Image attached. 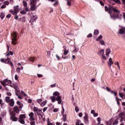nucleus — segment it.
Listing matches in <instances>:
<instances>
[{"label": "nucleus", "mask_w": 125, "mask_h": 125, "mask_svg": "<svg viewBox=\"0 0 125 125\" xmlns=\"http://www.w3.org/2000/svg\"><path fill=\"white\" fill-rule=\"evenodd\" d=\"M53 112H54V113H56V112H58V109H57V108H55V109H54Z\"/></svg>", "instance_id": "obj_50"}, {"label": "nucleus", "mask_w": 125, "mask_h": 125, "mask_svg": "<svg viewBox=\"0 0 125 125\" xmlns=\"http://www.w3.org/2000/svg\"><path fill=\"white\" fill-rule=\"evenodd\" d=\"M17 104L18 105V106L20 108L22 109V108H23V104L21 103L20 101H18L17 102Z\"/></svg>", "instance_id": "obj_14"}, {"label": "nucleus", "mask_w": 125, "mask_h": 125, "mask_svg": "<svg viewBox=\"0 0 125 125\" xmlns=\"http://www.w3.org/2000/svg\"><path fill=\"white\" fill-rule=\"evenodd\" d=\"M7 95H8V96H11V93L9 92H7L6 93Z\"/></svg>", "instance_id": "obj_52"}, {"label": "nucleus", "mask_w": 125, "mask_h": 125, "mask_svg": "<svg viewBox=\"0 0 125 125\" xmlns=\"http://www.w3.org/2000/svg\"><path fill=\"white\" fill-rule=\"evenodd\" d=\"M55 86H56V84H53L51 85V87H55Z\"/></svg>", "instance_id": "obj_60"}, {"label": "nucleus", "mask_w": 125, "mask_h": 125, "mask_svg": "<svg viewBox=\"0 0 125 125\" xmlns=\"http://www.w3.org/2000/svg\"><path fill=\"white\" fill-rule=\"evenodd\" d=\"M4 4L6 5H8V4H9V2H8V1H6L4 2Z\"/></svg>", "instance_id": "obj_49"}, {"label": "nucleus", "mask_w": 125, "mask_h": 125, "mask_svg": "<svg viewBox=\"0 0 125 125\" xmlns=\"http://www.w3.org/2000/svg\"><path fill=\"white\" fill-rule=\"evenodd\" d=\"M21 14H26L27 12L25 11H21L20 12Z\"/></svg>", "instance_id": "obj_40"}, {"label": "nucleus", "mask_w": 125, "mask_h": 125, "mask_svg": "<svg viewBox=\"0 0 125 125\" xmlns=\"http://www.w3.org/2000/svg\"><path fill=\"white\" fill-rule=\"evenodd\" d=\"M93 116H94V117H97V116H98V113H94Z\"/></svg>", "instance_id": "obj_61"}, {"label": "nucleus", "mask_w": 125, "mask_h": 125, "mask_svg": "<svg viewBox=\"0 0 125 125\" xmlns=\"http://www.w3.org/2000/svg\"><path fill=\"white\" fill-rule=\"evenodd\" d=\"M113 1H115L116 3H118V4H121V1L120 0H111Z\"/></svg>", "instance_id": "obj_25"}, {"label": "nucleus", "mask_w": 125, "mask_h": 125, "mask_svg": "<svg viewBox=\"0 0 125 125\" xmlns=\"http://www.w3.org/2000/svg\"><path fill=\"white\" fill-rule=\"evenodd\" d=\"M94 33V35H98L99 34V31L98 30H95Z\"/></svg>", "instance_id": "obj_33"}, {"label": "nucleus", "mask_w": 125, "mask_h": 125, "mask_svg": "<svg viewBox=\"0 0 125 125\" xmlns=\"http://www.w3.org/2000/svg\"><path fill=\"white\" fill-rule=\"evenodd\" d=\"M56 57L57 59H58V60H60V57H59V56H58V55H56Z\"/></svg>", "instance_id": "obj_59"}, {"label": "nucleus", "mask_w": 125, "mask_h": 125, "mask_svg": "<svg viewBox=\"0 0 125 125\" xmlns=\"http://www.w3.org/2000/svg\"><path fill=\"white\" fill-rule=\"evenodd\" d=\"M7 61H8L10 62V64L12 67V68L13 69V67L14 66L13 65V63H12V62H10V58H7L6 59Z\"/></svg>", "instance_id": "obj_18"}, {"label": "nucleus", "mask_w": 125, "mask_h": 125, "mask_svg": "<svg viewBox=\"0 0 125 125\" xmlns=\"http://www.w3.org/2000/svg\"><path fill=\"white\" fill-rule=\"evenodd\" d=\"M15 112H12L11 114L10 119L12 120L13 122H17L18 121V118L15 116Z\"/></svg>", "instance_id": "obj_6"}, {"label": "nucleus", "mask_w": 125, "mask_h": 125, "mask_svg": "<svg viewBox=\"0 0 125 125\" xmlns=\"http://www.w3.org/2000/svg\"><path fill=\"white\" fill-rule=\"evenodd\" d=\"M18 7H19V5H17L16 6L14 7L15 11L17 13H18V12H19V8H18Z\"/></svg>", "instance_id": "obj_17"}, {"label": "nucleus", "mask_w": 125, "mask_h": 125, "mask_svg": "<svg viewBox=\"0 0 125 125\" xmlns=\"http://www.w3.org/2000/svg\"><path fill=\"white\" fill-rule=\"evenodd\" d=\"M37 76L38 77V78H42V75L38 74Z\"/></svg>", "instance_id": "obj_56"}, {"label": "nucleus", "mask_w": 125, "mask_h": 125, "mask_svg": "<svg viewBox=\"0 0 125 125\" xmlns=\"http://www.w3.org/2000/svg\"><path fill=\"white\" fill-rule=\"evenodd\" d=\"M103 37L102 35H100L98 38L96 39V41H100V40H101V39H102Z\"/></svg>", "instance_id": "obj_30"}, {"label": "nucleus", "mask_w": 125, "mask_h": 125, "mask_svg": "<svg viewBox=\"0 0 125 125\" xmlns=\"http://www.w3.org/2000/svg\"><path fill=\"white\" fill-rule=\"evenodd\" d=\"M119 95L121 98H124V94L122 93H119Z\"/></svg>", "instance_id": "obj_35"}, {"label": "nucleus", "mask_w": 125, "mask_h": 125, "mask_svg": "<svg viewBox=\"0 0 125 125\" xmlns=\"http://www.w3.org/2000/svg\"><path fill=\"white\" fill-rule=\"evenodd\" d=\"M0 83L3 86H5V84H6L7 83H10V80L6 79L4 80L3 81H0Z\"/></svg>", "instance_id": "obj_10"}, {"label": "nucleus", "mask_w": 125, "mask_h": 125, "mask_svg": "<svg viewBox=\"0 0 125 125\" xmlns=\"http://www.w3.org/2000/svg\"><path fill=\"white\" fill-rule=\"evenodd\" d=\"M14 87L15 89H18V84H14Z\"/></svg>", "instance_id": "obj_39"}, {"label": "nucleus", "mask_w": 125, "mask_h": 125, "mask_svg": "<svg viewBox=\"0 0 125 125\" xmlns=\"http://www.w3.org/2000/svg\"><path fill=\"white\" fill-rule=\"evenodd\" d=\"M78 116L80 118H82V117H83V113L81 112V113H79Z\"/></svg>", "instance_id": "obj_47"}, {"label": "nucleus", "mask_w": 125, "mask_h": 125, "mask_svg": "<svg viewBox=\"0 0 125 125\" xmlns=\"http://www.w3.org/2000/svg\"><path fill=\"white\" fill-rule=\"evenodd\" d=\"M30 61H31L33 62V61H35V58L32 57L29 59Z\"/></svg>", "instance_id": "obj_38"}, {"label": "nucleus", "mask_w": 125, "mask_h": 125, "mask_svg": "<svg viewBox=\"0 0 125 125\" xmlns=\"http://www.w3.org/2000/svg\"><path fill=\"white\" fill-rule=\"evenodd\" d=\"M31 125H36V122L35 121H32L30 122Z\"/></svg>", "instance_id": "obj_34"}, {"label": "nucleus", "mask_w": 125, "mask_h": 125, "mask_svg": "<svg viewBox=\"0 0 125 125\" xmlns=\"http://www.w3.org/2000/svg\"><path fill=\"white\" fill-rule=\"evenodd\" d=\"M110 92H111V93L113 94L114 95V96H117V94H118V93H117L113 90H111Z\"/></svg>", "instance_id": "obj_28"}, {"label": "nucleus", "mask_w": 125, "mask_h": 125, "mask_svg": "<svg viewBox=\"0 0 125 125\" xmlns=\"http://www.w3.org/2000/svg\"><path fill=\"white\" fill-rule=\"evenodd\" d=\"M107 12L110 14L111 19H114V20H115V19H117V18H119L120 11L118 10V9H116V8L112 6L108 7V11H107Z\"/></svg>", "instance_id": "obj_1"}, {"label": "nucleus", "mask_w": 125, "mask_h": 125, "mask_svg": "<svg viewBox=\"0 0 125 125\" xmlns=\"http://www.w3.org/2000/svg\"><path fill=\"white\" fill-rule=\"evenodd\" d=\"M46 104V101H44V102H42V103H41V106H42V107H43V106H44V105H45Z\"/></svg>", "instance_id": "obj_32"}, {"label": "nucleus", "mask_w": 125, "mask_h": 125, "mask_svg": "<svg viewBox=\"0 0 125 125\" xmlns=\"http://www.w3.org/2000/svg\"><path fill=\"white\" fill-rule=\"evenodd\" d=\"M33 111L34 112H37V111H38V108L37 107H34L33 108Z\"/></svg>", "instance_id": "obj_43"}, {"label": "nucleus", "mask_w": 125, "mask_h": 125, "mask_svg": "<svg viewBox=\"0 0 125 125\" xmlns=\"http://www.w3.org/2000/svg\"><path fill=\"white\" fill-rule=\"evenodd\" d=\"M104 8H105V11H107L108 12V11L109 10V8H108V7H107V6H105L104 7Z\"/></svg>", "instance_id": "obj_48"}, {"label": "nucleus", "mask_w": 125, "mask_h": 125, "mask_svg": "<svg viewBox=\"0 0 125 125\" xmlns=\"http://www.w3.org/2000/svg\"><path fill=\"white\" fill-rule=\"evenodd\" d=\"M21 21H22V22H25V20L24 18H21Z\"/></svg>", "instance_id": "obj_57"}, {"label": "nucleus", "mask_w": 125, "mask_h": 125, "mask_svg": "<svg viewBox=\"0 0 125 125\" xmlns=\"http://www.w3.org/2000/svg\"><path fill=\"white\" fill-rule=\"evenodd\" d=\"M0 17L1 18V19H3V18H4V13H1L0 15Z\"/></svg>", "instance_id": "obj_27"}, {"label": "nucleus", "mask_w": 125, "mask_h": 125, "mask_svg": "<svg viewBox=\"0 0 125 125\" xmlns=\"http://www.w3.org/2000/svg\"><path fill=\"white\" fill-rule=\"evenodd\" d=\"M67 5H68V6H71V2L67 1V3H66Z\"/></svg>", "instance_id": "obj_41"}, {"label": "nucleus", "mask_w": 125, "mask_h": 125, "mask_svg": "<svg viewBox=\"0 0 125 125\" xmlns=\"http://www.w3.org/2000/svg\"><path fill=\"white\" fill-rule=\"evenodd\" d=\"M24 10L27 11L28 12H30V9H29V8L27 6L24 8Z\"/></svg>", "instance_id": "obj_36"}, {"label": "nucleus", "mask_w": 125, "mask_h": 125, "mask_svg": "<svg viewBox=\"0 0 125 125\" xmlns=\"http://www.w3.org/2000/svg\"><path fill=\"white\" fill-rule=\"evenodd\" d=\"M119 124V122L118 121H115L113 123V125H116Z\"/></svg>", "instance_id": "obj_37"}, {"label": "nucleus", "mask_w": 125, "mask_h": 125, "mask_svg": "<svg viewBox=\"0 0 125 125\" xmlns=\"http://www.w3.org/2000/svg\"><path fill=\"white\" fill-rule=\"evenodd\" d=\"M106 90L108 91L109 92H110L111 91V89L110 88L106 87Z\"/></svg>", "instance_id": "obj_55"}, {"label": "nucleus", "mask_w": 125, "mask_h": 125, "mask_svg": "<svg viewBox=\"0 0 125 125\" xmlns=\"http://www.w3.org/2000/svg\"><path fill=\"white\" fill-rule=\"evenodd\" d=\"M37 101L38 103H41V102L42 101V99H39L37 100Z\"/></svg>", "instance_id": "obj_42"}, {"label": "nucleus", "mask_w": 125, "mask_h": 125, "mask_svg": "<svg viewBox=\"0 0 125 125\" xmlns=\"http://www.w3.org/2000/svg\"><path fill=\"white\" fill-rule=\"evenodd\" d=\"M46 110H47V107H44L43 109V112H45V111H46Z\"/></svg>", "instance_id": "obj_63"}, {"label": "nucleus", "mask_w": 125, "mask_h": 125, "mask_svg": "<svg viewBox=\"0 0 125 125\" xmlns=\"http://www.w3.org/2000/svg\"><path fill=\"white\" fill-rule=\"evenodd\" d=\"M31 19H32V21H36V20H37V19H38V16H37V15H32L31 16Z\"/></svg>", "instance_id": "obj_15"}, {"label": "nucleus", "mask_w": 125, "mask_h": 125, "mask_svg": "<svg viewBox=\"0 0 125 125\" xmlns=\"http://www.w3.org/2000/svg\"><path fill=\"white\" fill-rule=\"evenodd\" d=\"M118 33L120 35H124V34H125V28L122 27L121 28L119 29Z\"/></svg>", "instance_id": "obj_9"}, {"label": "nucleus", "mask_w": 125, "mask_h": 125, "mask_svg": "<svg viewBox=\"0 0 125 125\" xmlns=\"http://www.w3.org/2000/svg\"><path fill=\"white\" fill-rule=\"evenodd\" d=\"M87 38H92V34H89L87 35Z\"/></svg>", "instance_id": "obj_51"}, {"label": "nucleus", "mask_w": 125, "mask_h": 125, "mask_svg": "<svg viewBox=\"0 0 125 125\" xmlns=\"http://www.w3.org/2000/svg\"><path fill=\"white\" fill-rule=\"evenodd\" d=\"M25 119H26V115L25 114H21L20 115L19 122L22 125H24L25 124Z\"/></svg>", "instance_id": "obj_4"}, {"label": "nucleus", "mask_w": 125, "mask_h": 125, "mask_svg": "<svg viewBox=\"0 0 125 125\" xmlns=\"http://www.w3.org/2000/svg\"><path fill=\"white\" fill-rule=\"evenodd\" d=\"M75 111L76 112H79V111H80V109H79V107L78 106L75 107Z\"/></svg>", "instance_id": "obj_44"}, {"label": "nucleus", "mask_w": 125, "mask_h": 125, "mask_svg": "<svg viewBox=\"0 0 125 125\" xmlns=\"http://www.w3.org/2000/svg\"><path fill=\"white\" fill-rule=\"evenodd\" d=\"M115 64L117 65L118 67V69H121V66H120V63H119V62H115Z\"/></svg>", "instance_id": "obj_31"}, {"label": "nucleus", "mask_w": 125, "mask_h": 125, "mask_svg": "<svg viewBox=\"0 0 125 125\" xmlns=\"http://www.w3.org/2000/svg\"><path fill=\"white\" fill-rule=\"evenodd\" d=\"M20 70H21L20 67L17 68V72L18 73H20Z\"/></svg>", "instance_id": "obj_54"}, {"label": "nucleus", "mask_w": 125, "mask_h": 125, "mask_svg": "<svg viewBox=\"0 0 125 125\" xmlns=\"http://www.w3.org/2000/svg\"><path fill=\"white\" fill-rule=\"evenodd\" d=\"M10 100H11V99H10V98L9 97H6L5 98V101L6 102H7V103H9Z\"/></svg>", "instance_id": "obj_24"}, {"label": "nucleus", "mask_w": 125, "mask_h": 125, "mask_svg": "<svg viewBox=\"0 0 125 125\" xmlns=\"http://www.w3.org/2000/svg\"><path fill=\"white\" fill-rule=\"evenodd\" d=\"M22 3H23V6H25V7H26L27 5H28L27 2H26L24 0L22 1Z\"/></svg>", "instance_id": "obj_29"}, {"label": "nucleus", "mask_w": 125, "mask_h": 125, "mask_svg": "<svg viewBox=\"0 0 125 125\" xmlns=\"http://www.w3.org/2000/svg\"><path fill=\"white\" fill-rule=\"evenodd\" d=\"M9 53H10V55H13V52L9 51Z\"/></svg>", "instance_id": "obj_64"}, {"label": "nucleus", "mask_w": 125, "mask_h": 125, "mask_svg": "<svg viewBox=\"0 0 125 125\" xmlns=\"http://www.w3.org/2000/svg\"><path fill=\"white\" fill-rule=\"evenodd\" d=\"M97 121H98V122H99V123H100V122H101V118L98 117L97 118Z\"/></svg>", "instance_id": "obj_53"}, {"label": "nucleus", "mask_w": 125, "mask_h": 125, "mask_svg": "<svg viewBox=\"0 0 125 125\" xmlns=\"http://www.w3.org/2000/svg\"><path fill=\"white\" fill-rule=\"evenodd\" d=\"M30 5H36V0H31Z\"/></svg>", "instance_id": "obj_19"}, {"label": "nucleus", "mask_w": 125, "mask_h": 125, "mask_svg": "<svg viewBox=\"0 0 125 125\" xmlns=\"http://www.w3.org/2000/svg\"><path fill=\"white\" fill-rule=\"evenodd\" d=\"M9 103L10 106H12V107H13V106H14V101L13 100V99H11L9 102Z\"/></svg>", "instance_id": "obj_16"}, {"label": "nucleus", "mask_w": 125, "mask_h": 125, "mask_svg": "<svg viewBox=\"0 0 125 125\" xmlns=\"http://www.w3.org/2000/svg\"><path fill=\"white\" fill-rule=\"evenodd\" d=\"M63 122L67 121V114H63Z\"/></svg>", "instance_id": "obj_21"}, {"label": "nucleus", "mask_w": 125, "mask_h": 125, "mask_svg": "<svg viewBox=\"0 0 125 125\" xmlns=\"http://www.w3.org/2000/svg\"><path fill=\"white\" fill-rule=\"evenodd\" d=\"M0 61H1L2 63H5V60H4V59H1L0 60Z\"/></svg>", "instance_id": "obj_46"}, {"label": "nucleus", "mask_w": 125, "mask_h": 125, "mask_svg": "<svg viewBox=\"0 0 125 125\" xmlns=\"http://www.w3.org/2000/svg\"><path fill=\"white\" fill-rule=\"evenodd\" d=\"M34 113L31 112L29 114V116L30 117L29 118V121L30 122H32L33 121H36V119H35V117H34Z\"/></svg>", "instance_id": "obj_8"}, {"label": "nucleus", "mask_w": 125, "mask_h": 125, "mask_svg": "<svg viewBox=\"0 0 125 125\" xmlns=\"http://www.w3.org/2000/svg\"><path fill=\"white\" fill-rule=\"evenodd\" d=\"M17 35H18V33L16 32H12L11 34L12 43L15 45L17 44V42H16L17 41Z\"/></svg>", "instance_id": "obj_3"}, {"label": "nucleus", "mask_w": 125, "mask_h": 125, "mask_svg": "<svg viewBox=\"0 0 125 125\" xmlns=\"http://www.w3.org/2000/svg\"><path fill=\"white\" fill-rule=\"evenodd\" d=\"M36 5H31L30 9L32 11H34V10H36Z\"/></svg>", "instance_id": "obj_23"}, {"label": "nucleus", "mask_w": 125, "mask_h": 125, "mask_svg": "<svg viewBox=\"0 0 125 125\" xmlns=\"http://www.w3.org/2000/svg\"><path fill=\"white\" fill-rule=\"evenodd\" d=\"M84 122L85 124H88V114H87V113H85V116L84 117Z\"/></svg>", "instance_id": "obj_12"}, {"label": "nucleus", "mask_w": 125, "mask_h": 125, "mask_svg": "<svg viewBox=\"0 0 125 125\" xmlns=\"http://www.w3.org/2000/svg\"><path fill=\"white\" fill-rule=\"evenodd\" d=\"M53 95V96L50 97V99L53 103L56 101H58V104L62 103V98H61V96H60V93H59V92L56 91L54 92Z\"/></svg>", "instance_id": "obj_2"}, {"label": "nucleus", "mask_w": 125, "mask_h": 125, "mask_svg": "<svg viewBox=\"0 0 125 125\" xmlns=\"http://www.w3.org/2000/svg\"><path fill=\"white\" fill-rule=\"evenodd\" d=\"M112 123H113V120H109L108 121L106 122V125H112Z\"/></svg>", "instance_id": "obj_22"}, {"label": "nucleus", "mask_w": 125, "mask_h": 125, "mask_svg": "<svg viewBox=\"0 0 125 125\" xmlns=\"http://www.w3.org/2000/svg\"><path fill=\"white\" fill-rule=\"evenodd\" d=\"M111 53V49H107L105 50V56H103V59L104 60H107L109 58V54Z\"/></svg>", "instance_id": "obj_5"}, {"label": "nucleus", "mask_w": 125, "mask_h": 125, "mask_svg": "<svg viewBox=\"0 0 125 125\" xmlns=\"http://www.w3.org/2000/svg\"><path fill=\"white\" fill-rule=\"evenodd\" d=\"M20 111H22V108L17 105H16L14 107V112H16L17 114H19Z\"/></svg>", "instance_id": "obj_7"}, {"label": "nucleus", "mask_w": 125, "mask_h": 125, "mask_svg": "<svg viewBox=\"0 0 125 125\" xmlns=\"http://www.w3.org/2000/svg\"><path fill=\"white\" fill-rule=\"evenodd\" d=\"M63 51H64L63 55H64V56H66V55H67V54L69 53V50H66V48H64Z\"/></svg>", "instance_id": "obj_20"}, {"label": "nucleus", "mask_w": 125, "mask_h": 125, "mask_svg": "<svg viewBox=\"0 0 125 125\" xmlns=\"http://www.w3.org/2000/svg\"><path fill=\"white\" fill-rule=\"evenodd\" d=\"M112 64H114V62H113V60L112 59V58H110L107 62V65H108V66H109L110 68H111Z\"/></svg>", "instance_id": "obj_11"}, {"label": "nucleus", "mask_w": 125, "mask_h": 125, "mask_svg": "<svg viewBox=\"0 0 125 125\" xmlns=\"http://www.w3.org/2000/svg\"><path fill=\"white\" fill-rule=\"evenodd\" d=\"M11 12H12V14H13V15H15V14H17V13H16V12H15V11H11Z\"/></svg>", "instance_id": "obj_45"}, {"label": "nucleus", "mask_w": 125, "mask_h": 125, "mask_svg": "<svg viewBox=\"0 0 125 125\" xmlns=\"http://www.w3.org/2000/svg\"><path fill=\"white\" fill-rule=\"evenodd\" d=\"M104 50H101L98 52L99 55H100V56H102L103 59V56H105V55L104 54Z\"/></svg>", "instance_id": "obj_13"}, {"label": "nucleus", "mask_w": 125, "mask_h": 125, "mask_svg": "<svg viewBox=\"0 0 125 125\" xmlns=\"http://www.w3.org/2000/svg\"><path fill=\"white\" fill-rule=\"evenodd\" d=\"M10 17H11V15L10 14H9L6 16L7 18H10Z\"/></svg>", "instance_id": "obj_58"}, {"label": "nucleus", "mask_w": 125, "mask_h": 125, "mask_svg": "<svg viewBox=\"0 0 125 125\" xmlns=\"http://www.w3.org/2000/svg\"><path fill=\"white\" fill-rule=\"evenodd\" d=\"M100 44L101 45H105V42L103 40H100Z\"/></svg>", "instance_id": "obj_26"}, {"label": "nucleus", "mask_w": 125, "mask_h": 125, "mask_svg": "<svg viewBox=\"0 0 125 125\" xmlns=\"http://www.w3.org/2000/svg\"><path fill=\"white\" fill-rule=\"evenodd\" d=\"M5 7H6V6H5V5H2L1 6V8H5Z\"/></svg>", "instance_id": "obj_62"}]
</instances>
